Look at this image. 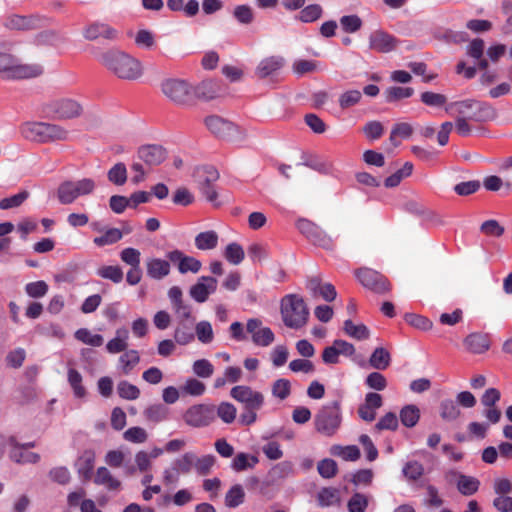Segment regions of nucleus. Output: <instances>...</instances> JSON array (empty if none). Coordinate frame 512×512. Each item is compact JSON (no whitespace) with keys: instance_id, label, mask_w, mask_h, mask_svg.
I'll list each match as a JSON object with an SVG mask.
<instances>
[{"instance_id":"nucleus-44","label":"nucleus","mask_w":512,"mask_h":512,"mask_svg":"<svg viewBox=\"0 0 512 512\" xmlns=\"http://www.w3.org/2000/svg\"><path fill=\"white\" fill-rule=\"evenodd\" d=\"M48 143L52 142H65L70 140V132L63 126L48 123V133H47Z\"/></svg>"},{"instance_id":"nucleus-3","label":"nucleus","mask_w":512,"mask_h":512,"mask_svg":"<svg viewBox=\"0 0 512 512\" xmlns=\"http://www.w3.org/2000/svg\"><path fill=\"white\" fill-rule=\"evenodd\" d=\"M282 320L288 328L299 329L308 320L309 310L302 297L296 294H288L281 300Z\"/></svg>"},{"instance_id":"nucleus-43","label":"nucleus","mask_w":512,"mask_h":512,"mask_svg":"<svg viewBox=\"0 0 512 512\" xmlns=\"http://www.w3.org/2000/svg\"><path fill=\"white\" fill-rule=\"evenodd\" d=\"M245 492L241 485H233L225 496V505L229 508H236L244 502Z\"/></svg>"},{"instance_id":"nucleus-42","label":"nucleus","mask_w":512,"mask_h":512,"mask_svg":"<svg viewBox=\"0 0 512 512\" xmlns=\"http://www.w3.org/2000/svg\"><path fill=\"white\" fill-rule=\"evenodd\" d=\"M343 329L349 337L357 340H364L369 337V330L364 324H355L351 320H346Z\"/></svg>"},{"instance_id":"nucleus-14","label":"nucleus","mask_w":512,"mask_h":512,"mask_svg":"<svg viewBox=\"0 0 512 512\" xmlns=\"http://www.w3.org/2000/svg\"><path fill=\"white\" fill-rule=\"evenodd\" d=\"M20 133L26 140L39 144H46L48 143V122H25L20 127Z\"/></svg>"},{"instance_id":"nucleus-41","label":"nucleus","mask_w":512,"mask_h":512,"mask_svg":"<svg viewBox=\"0 0 512 512\" xmlns=\"http://www.w3.org/2000/svg\"><path fill=\"white\" fill-rule=\"evenodd\" d=\"M237 409L230 402H221L215 407V417H219L225 424H231L236 419Z\"/></svg>"},{"instance_id":"nucleus-48","label":"nucleus","mask_w":512,"mask_h":512,"mask_svg":"<svg viewBox=\"0 0 512 512\" xmlns=\"http://www.w3.org/2000/svg\"><path fill=\"white\" fill-rule=\"evenodd\" d=\"M404 477L409 481H416L424 474V466L416 460L408 461L402 469Z\"/></svg>"},{"instance_id":"nucleus-53","label":"nucleus","mask_w":512,"mask_h":512,"mask_svg":"<svg viewBox=\"0 0 512 512\" xmlns=\"http://www.w3.org/2000/svg\"><path fill=\"white\" fill-rule=\"evenodd\" d=\"M314 245H317L326 250H332L335 247L334 240L331 236H329L324 230H322L319 226L309 239Z\"/></svg>"},{"instance_id":"nucleus-7","label":"nucleus","mask_w":512,"mask_h":512,"mask_svg":"<svg viewBox=\"0 0 512 512\" xmlns=\"http://www.w3.org/2000/svg\"><path fill=\"white\" fill-rule=\"evenodd\" d=\"M96 183L91 178H82L76 181H65L57 189V197L61 204L73 203L78 197L90 195L94 192Z\"/></svg>"},{"instance_id":"nucleus-62","label":"nucleus","mask_w":512,"mask_h":512,"mask_svg":"<svg viewBox=\"0 0 512 512\" xmlns=\"http://www.w3.org/2000/svg\"><path fill=\"white\" fill-rule=\"evenodd\" d=\"M340 25L344 32L355 33L362 26V20L357 15H345L340 18Z\"/></svg>"},{"instance_id":"nucleus-63","label":"nucleus","mask_w":512,"mask_h":512,"mask_svg":"<svg viewBox=\"0 0 512 512\" xmlns=\"http://www.w3.org/2000/svg\"><path fill=\"white\" fill-rule=\"evenodd\" d=\"M215 463V457L213 455H205L197 457L195 455L194 469L200 475H206L210 472L211 468Z\"/></svg>"},{"instance_id":"nucleus-28","label":"nucleus","mask_w":512,"mask_h":512,"mask_svg":"<svg viewBox=\"0 0 512 512\" xmlns=\"http://www.w3.org/2000/svg\"><path fill=\"white\" fill-rule=\"evenodd\" d=\"M452 475H457L456 472H450ZM480 482L477 478L467 476L464 474H458L457 488L463 495L469 496L477 492Z\"/></svg>"},{"instance_id":"nucleus-36","label":"nucleus","mask_w":512,"mask_h":512,"mask_svg":"<svg viewBox=\"0 0 512 512\" xmlns=\"http://www.w3.org/2000/svg\"><path fill=\"white\" fill-rule=\"evenodd\" d=\"M123 237V232L118 228H109L106 229L102 235L97 236L93 239V243L97 247H103L107 245H112L120 241Z\"/></svg>"},{"instance_id":"nucleus-5","label":"nucleus","mask_w":512,"mask_h":512,"mask_svg":"<svg viewBox=\"0 0 512 512\" xmlns=\"http://www.w3.org/2000/svg\"><path fill=\"white\" fill-rule=\"evenodd\" d=\"M341 422L342 412L338 401L323 405L314 418L316 431L328 437L333 436L338 431Z\"/></svg>"},{"instance_id":"nucleus-29","label":"nucleus","mask_w":512,"mask_h":512,"mask_svg":"<svg viewBox=\"0 0 512 512\" xmlns=\"http://www.w3.org/2000/svg\"><path fill=\"white\" fill-rule=\"evenodd\" d=\"M219 241L218 234L213 230L199 233L195 237V246L199 250H212L217 247Z\"/></svg>"},{"instance_id":"nucleus-23","label":"nucleus","mask_w":512,"mask_h":512,"mask_svg":"<svg viewBox=\"0 0 512 512\" xmlns=\"http://www.w3.org/2000/svg\"><path fill=\"white\" fill-rule=\"evenodd\" d=\"M9 457L19 464H35L40 460L39 454L25 450L15 440L14 445L11 446Z\"/></svg>"},{"instance_id":"nucleus-39","label":"nucleus","mask_w":512,"mask_h":512,"mask_svg":"<svg viewBox=\"0 0 512 512\" xmlns=\"http://www.w3.org/2000/svg\"><path fill=\"white\" fill-rule=\"evenodd\" d=\"M258 463V458L254 455H249L246 453H238L232 463L231 467L234 471L240 472L247 470L249 468H253Z\"/></svg>"},{"instance_id":"nucleus-55","label":"nucleus","mask_w":512,"mask_h":512,"mask_svg":"<svg viewBox=\"0 0 512 512\" xmlns=\"http://www.w3.org/2000/svg\"><path fill=\"white\" fill-rule=\"evenodd\" d=\"M332 454L339 456L346 461H355L360 457V450L354 445L345 447L336 445L332 447Z\"/></svg>"},{"instance_id":"nucleus-16","label":"nucleus","mask_w":512,"mask_h":512,"mask_svg":"<svg viewBox=\"0 0 512 512\" xmlns=\"http://www.w3.org/2000/svg\"><path fill=\"white\" fill-rule=\"evenodd\" d=\"M167 258L172 263H177L178 270L181 274H186L188 272L196 274L202 267V264L198 259L192 256H187L180 250H173L168 252Z\"/></svg>"},{"instance_id":"nucleus-8","label":"nucleus","mask_w":512,"mask_h":512,"mask_svg":"<svg viewBox=\"0 0 512 512\" xmlns=\"http://www.w3.org/2000/svg\"><path fill=\"white\" fill-rule=\"evenodd\" d=\"M162 93L177 105H188L193 101L194 89L185 80L169 78L161 83Z\"/></svg>"},{"instance_id":"nucleus-49","label":"nucleus","mask_w":512,"mask_h":512,"mask_svg":"<svg viewBox=\"0 0 512 512\" xmlns=\"http://www.w3.org/2000/svg\"><path fill=\"white\" fill-rule=\"evenodd\" d=\"M245 253L241 245L238 243H230L224 251L225 259L233 265L240 264L244 259Z\"/></svg>"},{"instance_id":"nucleus-31","label":"nucleus","mask_w":512,"mask_h":512,"mask_svg":"<svg viewBox=\"0 0 512 512\" xmlns=\"http://www.w3.org/2000/svg\"><path fill=\"white\" fill-rule=\"evenodd\" d=\"M175 341L180 345H187L191 343L194 338V330L192 323H187V321H180L174 332Z\"/></svg>"},{"instance_id":"nucleus-46","label":"nucleus","mask_w":512,"mask_h":512,"mask_svg":"<svg viewBox=\"0 0 512 512\" xmlns=\"http://www.w3.org/2000/svg\"><path fill=\"white\" fill-rule=\"evenodd\" d=\"M108 180L118 186L124 185L127 181V168L124 163H116L107 173Z\"/></svg>"},{"instance_id":"nucleus-47","label":"nucleus","mask_w":512,"mask_h":512,"mask_svg":"<svg viewBox=\"0 0 512 512\" xmlns=\"http://www.w3.org/2000/svg\"><path fill=\"white\" fill-rule=\"evenodd\" d=\"M75 338L84 344L99 347L103 344L104 339L100 334H92L90 330L86 328H80L75 332Z\"/></svg>"},{"instance_id":"nucleus-61","label":"nucleus","mask_w":512,"mask_h":512,"mask_svg":"<svg viewBox=\"0 0 512 512\" xmlns=\"http://www.w3.org/2000/svg\"><path fill=\"white\" fill-rule=\"evenodd\" d=\"M195 375L201 378H209L214 373V366L207 359H199L192 366Z\"/></svg>"},{"instance_id":"nucleus-18","label":"nucleus","mask_w":512,"mask_h":512,"mask_svg":"<svg viewBox=\"0 0 512 512\" xmlns=\"http://www.w3.org/2000/svg\"><path fill=\"white\" fill-rule=\"evenodd\" d=\"M138 158L149 166L161 164L166 158V150L156 144L140 146L137 150Z\"/></svg>"},{"instance_id":"nucleus-32","label":"nucleus","mask_w":512,"mask_h":512,"mask_svg":"<svg viewBox=\"0 0 512 512\" xmlns=\"http://www.w3.org/2000/svg\"><path fill=\"white\" fill-rule=\"evenodd\" d=\"M370 365L377 370H385L391 363L390 353L382 347L376 348L370 356Z\"/></svg>"},{"instance_id":"nucleus-2","label":"nucleus","mask_w":512,"mask_h":512,"mask_svg":"<svg viewBox=\"0 0 512 512\" xmlns=\"http://www.w3.org/2000/svg\"><path fill=\"white\" fill-rule=\"evenodd\" d=\"M446 111L451 114L465 116L475 122H486L496 118V109L487 102L475 99H466L450 103Z\"/></svg>"},{"instance_id":"nucleus-12","label":"nucleus","mask_w":512,"mask_h":512,"mask_svg":"<svg viewBox=\"0 0 512 512\" xmlns=\"http://www.w3.org/2000/svg\"><path fill=\"white\" fill-rule=\"evenodd\" d=\"M246 331L251 335V340L256 346L267 347L275 340V335L269 327H264L258 318L247 321Z\"/></svg>"},{"instance_id":"nucleus-45","label":"nucleus","mask_w":512,"mask_h":512,"mask_svg":"<svg viewBox=\"0 0 512 512\" xmlns=\"http://www.w3.org/2000/svg\"><path fill=\"white\" fill-rule=\"evenodd\" d=\"M461 414L456 402L451 399L443 400L440 404V416L445 421H454Z\"/></svg>"},{"instance_id":"nucleus-17","label":"nucleus","mask_w":512,"mask_h":512,"mask_svg":"<svg viewBox=\"0 0 512 512\" xmlns=\"http://www.w3.org/2000/svg\"><path fill=\"white\" fill-rule=\"evenodd\" d=\"M217 289V280L210 276H202L190 288V296L198 303L205 302L209 295Z\"/></svg>"},{"instance_id":"nucleus-25","label":"nucleus","mask_w":512,"mask_h":512,"mask_svg":"<svg viewBox=\"0 0 512 512\" xmlns=\"http://www.w3.org/2000/svg\"><path fill=\"white\" fill-rule=\"evenodd\" d=\"M170 273V263L160 258L147 261V274L153 279L160 280Z\"/></svg>"},{"instance_id":"nucleus-6","label":"nucleus","mask_w":512,"mask_h":512,"mask_svg":"<svg viewBox=\"0 0 512 512\" xmlns=\"http://www.w3.org/2000/svg\"><path fill=\"white\" fill-rule=\"evenodd\" d=\"M43 113L57 120L78 118L83 113L82 104L71 97H59L49 100L42 107Z\"/></svg>"},{"instance_id":"nucleus-10","label":"nucleus","mask_w":512,"mask_h":512,"mask_svg":"<svg viewBox=\"0 0 512 512\" xmlns=\"http://www.w3.org/2000/svg\"><path fill=\"white\" fill-rule=\"evenodd\" d=\"M205 125L208 130L219 138L227 139L230 141L239 138V128L230 121H227L219 116L212 115L205 119Z\"/></svg>"},{"instance_id":"nucleus-54","label":"nucleus","mask_w":512,"mask_h":512,"mask_svg":"<svg viewBox=\"0 0 512 512\" xmlns=\"http://www.w3.org/2000/svg\"><path fill=\"white\" fill-rule=\"evenodd\" d=\"M362 93L359 90L351 89L340 94L338 102L342 109H348L360 102Z\"/></svg>"},{"instance_id":"nucleus-15","label":"nucleus","mask_w":512,"mask_h":512,"mask_svg":"<svg viewBox=\"0 0 512 512\" xmlns=\"http://www.w3.org/2000/svg\"><path fill=\"white\" fill-rule=\"evenodd\" d=\"M397 44L398 40L384 30H375L369 36L370 49L380 53L393 51L397 47Z\"/></svg>"},{"instance_id":"nucleus-56","label":"nucleus","mask_w":512,"mask_h":512,"mask_svg":"<svg viewBox=\"0 0 512 512\" xmlns=\"http://www.w3.org/2000/svg\"><path fill=\"white\" fill-rule=\"evenodd\" d=\"M369 497L362 493H355L349 499L347 507L349 512H365L368 507Z\"/></svg>"},{"instance_id":"nucleus-19","label":"nucleus","mask_w":512,"mask_h":512,"mask_svg":"<svg viewBox=\"0 0 512 512\" xmlns=\"http://www.w3.org/2000/svg\"><path fill=\"white\" fill-rule=\"evenodd\" d=\"M83 36L90 41L97 40L98 38L115 40L118 38V31L106 23L94 22L85 27Z\"/></svg>"},{"instance_id":"nucleus-34","label":"nucleus","mask_w":512,"mask_h":512,"mask_svg":"<svg viewBox=\"0 0 512 512\" xmlns=\"http://www.w3.org/2000/svg\"><path fill=\"white\" fill-rule=\"evenodd\" d=\"M317 501L321 507L336 505L340 501V492L333 487L322 488L317 494Z\"/></svg>"},{"instance_id":"nucleus-59","label":"nucleus","mask_w":512,"mask_h":512,"mask_svg":"<svg viewBox=\"0 0 512 512\" xmlns=\"http://www.w3.org/2000/svg\"><path fill=\"white\" fill-rule=\"evenodd\" d=\"M196 177L199 186L203 184L212 185L218 179L219 174L213 167H202L197 169Z\"/></svg>"},{"instance_id":"nucleus-1","label":"nucleus","mask_w":512,"mask_h":512,"mask_svg":"<svg viewBox=\"0 0 512 512\" xmlns=\"http://www.w3.org/2000/svg\"><path fill=\"white\" fill-rule=\"evenodd\" d=\"M98 61L117 78L134 81L143 75L142 63L118 49H109L97 57Z\"/></svg>"},{"instance_id":"nucleus-21","label":"nucleus","mask_w":512,"mask_h":512,"mask_svg":"<svg viewBox=\"0 0 512 512\" xmlns=\"http://www.w3.org/2000/svg\"><path fill=\"white\" fill-rule=\"evenodd\" d=\"M464 346L473 354H482L490 348L489 335L481 332L471 333L464 339Z\"/></svg>"},{"instance_id":"nucleus-24","label":"nucleus","mask_w":512,"mask_h":512,"mask_svg":"<svg viewBox=\"0 0 512 512\" xmlns=\"http://www.w3.org/2000/svg\"><path fill=\"white\" fill-rule=\"evenodd\" d=\"M129 332L125 327L119 328L115 332V337L108 341L106 349L111 354L125 352L128 347Z\"/></svg>"},{"instance_id":"nucleus-9","label":"nucleus","mask_w":512,"mask_h":512,"mask_svg":"<svg viewBox=\"0 0 512 512\" xmlns=\"http://www.w3.org/2000/svg\"><path fill=\"white\" fill-rule=\"evenodd\" d=\"M184 422L193 428L207 427L215 421V406L194 404L183 415Z\"/></svg>"},{"instance_id":"nucleus-22","label":"nucleus","mask_w":512,"mask_h":512,"mask_svg":"<svg viewBox=\"0 0 512 512\" xmlns=\"http://www.w3.org/2000/svg\"><path fill=\"white\" fill-rule=\"evenodd\" d=\"M95 463V453L92 450H85L76 460L75 467L78 474L84 480H88L92 476Z\"/></svg>"},{"instance_id":"nucleus-51","label":"nucleus","mask_w":512,"mask_h":512,"mask_svg":"<svg viewBox=\"0 0 512 512\" xmlns=\"http://www.w3.org/2000/svg\"><path fill=\"white\" fill-rule=\"evenodd\" d=\"M322 13V7L319 4H311L300 11L297 19L304 23H311L318 20Z\"/></svg>"},{"instance_id":"nucleus-40","label":"nucleus","mask_w":512,"mask_h":512,"mask_svg":"<svg viewBox=\"0 0 512 512\" xmlns=\"http://www.w3.org/2000/svg\"><path fill=\"white\" fill-rule=\"evenodd\" d=\"M195 454L188 452L176 459L172 464V469L176 474H188L194 468Z\"/></svg>"},{"instance_id":"nucleus-35","label":"nucleus","mask_w":512,"mask_h":512,"mask_svg":"<svg viewBox=\"0 0 512 512\" xmlns=\"http://www.w3.org/2000/svg\"><path fill=\"white\" fill-rule=\"evenodd\" d=\"M94 482L98 485H104L109 490H116L120 487V481L114 478L106 467L97 469Z\"/></svg>"},{"instance_id":"nucleus-11","label":"nucleus","mask_w":512,"mask_h":512,"mask_svg":"<svg viewBox=\"0 0 512 512\" xmlns=\"http://www.w3.org/2000/svg\"><path fill=\"white\" fill-rule=\"evenodd\" d=\"M230 396L236 401L243 403L245 409H261L264 404V395L245 385L233 387L230 391Z\"/></svg>"},{"instance_id":"nucleus-27","label":"nucleus","mask_w":512,"mask_h":512,"mask_svg":"<svg viewBox=\"0 0 512 512\" xmlns=\"http://www.w3.org/2000/svg\"><path fill=\"white\" fill-rule=\"evenodd\" d=\"M8 27L18 30H31L39 28L42 20L35 16H19L15 15L9 19Z\"/></svg>"},{"instance_id":"nucleus-33","label":"nucleus","mask_w":512,"mask_h":512,"mask_svg":"<svg viewBox=\"0 0 512 512\" xmlns=\"http://www.w3.org/2000/svg\"><path fill=\"white\" fill-rule=\"evenodd\" d=\"M143 415L147 421L159 423L168 419L169 409L163 404H154L147 407Z\"/></svg>"},{"instance_id":"nucleus-50","label":"nucleus","mask_w":512,"mask_h":512,"mask_svg":"<svg viewBox=\"0 0 512 512\" xmlns=\"http://www.w3.org/2000/svg\"><path fill=\"white\" fill-rule=\"evenodd\" d=\"M194 334L198 340L203 344H209L214 339V332L210 322L200 321L195 326Z\"/></svg>"},{"instance_id":"nucleus-64","label":"nucleus","mask_w":512,"mask_h":512,"mask_svg":"<svg viewBox=\"0 0 512 512\" xmlns=\"http://www.w3.org/2000/svg\"><path fill=\"white\" fill-rule=\"evenodd\" d=\"M183 392L189 394L191 396H201L204 394L206 390V386L203 382L195 379L189 378L186 380L185 384L182 386Z\"/></svg>"},{"instance_id":"nucleus-52","label":"nucleus","mask_w":512,"mask_h":512,"mask_svg":"<svg viewBox=\"0 0 512 512\" xmlns=\"http://www.w3.org/2000/svg\"><path fill=\"white\" fill-rule=\"evenodd\" d=\"M97 275L114 283H120L123 279V271L119 266H101L97 269Z\"/></svg>"},{"instance_id":"nucleus-4","label":"nucleus","mask_w":512,"mask_h":512,"mask_svg":"<svg viewBox=\"0 0 512 512\" xmlns=\"http://www.w3.org/2000/svg\"><path fill=\"white\" fill-rule=\"evenodd\" d=\"M39 64H23L11 54L0 53V74L5 79H27L41 75Z\"/></svg>"},{"instance_id":"nucleus-58","label":"nucleus","mask_w":512,"mask_h":512,"mask_svg":"<svg viewBox=\"0 0 512 512\" xmlns=\"http://www.w3.org/2000/svg\"><path fill=\"white\" fill-rule=\"evenodd\" d=\"M123 438L128 442L141 444L147 441L148 434L144 428L135 426L127 429L123 433Z\"/></svg>"},{"instance_id":"nucleus-26","label":"nucleus","mask_w":512,"mask_h":512,"mask_svg":"<svg viewBox=\"0 0 512 512\" xmlns=\"http://www.w3.org/2000/svg\"><path fill=\"white\" fill-rule=\"evenodd\" d=\"M139 362L140 355L138 351L133 349L127 350L119 357L117 368L123 375H129Z\"/></svg>"},{"instance_id":"nucleus-37","label":"nucleus","mask_w":512,"mask_h":512,"mask_svg":"<svg viewBox=\"0 0 512 512\" xmlns=\"http://www.w3.org/2000/svg\"><path fill=\"white\" fill-rule=\"evenodd\" d=\"M68 383L73 390L76 398H84L87 394L85 387L82 384V375L74 368H69L67 372Z\"/></svg>"},{"instance_id":"nucleus-20","label":"nucleus","mask_w":512,"mask_h":512,"mask_svg":"<svg viewBox=\"0 0 512 512\" xmlns=\"http://www.w3.org/2000/svg\"><path fill=\"white\" fill-rule=\"evenodd\" d=\"M284 63L285 60L281 56L263 58L255 69V76L259 79L275 76L283 68Z\"/></svg>"},{"instance_id":"nucleus-13","label":"nucleus","mask_w":512,"mask_h":512,"mask_svg":"<svg viewBox=\"0 0 512 512\" xmlns=\"http://www.w3.org/2000/svg\"><path fill=\"white\" fill-rule=\"evenodd\" d=\"M356 277L363 286L373 290L376 293L382 294L390 290V283L388 280L383 275L372 269H359L356 272Z\"/></svg>"},{"instance_id":"nucleus-38","label":"nucleus","mask_w":512,"mask_h":512,"mask_svg":"<svg viewBox=\"0 0 512 512\" xmlns=\"http://www.w3.org/2000/svg\"><path fill=\"white\" fill-rule=\"evenodd\" d=\"M420 419V410L415 405H406L400 411L401 423L408 428L414 427Z\"/></svg>"},{"instance_id":"nucleus-60","label":"nucleus","mask_w":512,"mask_h":512,"mask_svg":"<svg viewBox=\"0 0 512 512\" xmlns=\"http://www.w3.org/2000/svg\"><path fill=\"white\" fill-rule=\"evenodd\" d=\"M291 393V383L288 379L281 378L272 385V394L280 400L286 399Z\"/></svg>"},{"instance_id":"nucleus-57","label":"nucleus","mask_w":512,"mask_h":512,"mask_svg":"<svg viewBox=\"0 0 512 512\" xmlns=\"http://www.w3.org/2000/svg\"><path fill=\"white\" fill-rule=\"evenodd\" d=\"M118 395L126 400H135L140 396V390L137 386L128 381H120L117 385Z\"/></svg>"},{"instance_id":"nucleus-30","label":"nucleus","mask_w":512,"mask_h":512,"mask_svg":"<svg viewBox=\"0 0 512 512\" xmlns=\"http://www.w3.org/2000/svg\"><path fill=\"white\" fill-rule=\"evenodd\" d=\"M219 90L217 82L204 80L194 89V95L205 100H211L219 95Z\"/></svg>"}]
</instances>
